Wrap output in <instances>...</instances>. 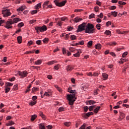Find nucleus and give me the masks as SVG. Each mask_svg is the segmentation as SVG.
I'll return each instance as SVG.
<instances>
[{"label": "nucleus", "instance_id": "obj_22", "mask_svg": "<svg viewBox=\"0 0 129 129\" xmlns=\"http://www.w3.org/2000/svg\"><path fill=\"white\" fill-rule=\"evenodd\" d=\"M17 41L19 44H21L22 43V37L21 36L17 37Z\"/></svg>", "mask_w": 129, "mask_h": 129}, {"label": "nucleus", "instance_id": "obj_63", "mask_svg": "<svg viewBox=\"0 0 129 129\" xmlns=\"http://www.w3.org/2000/svg\"><path fill=\"white\" fill-rule=\"evenodd\" d=\"M32 44H33V41L32 40H30L28 42V46H31V45H32Z\"/></svg>", "mask_w": 129, "mask_h": 129}, {"label": "nucleus", "instance_id": "obj_61", "mask_svg": "<svg viewBox=\"0 0 129 129\" xmlns=\"http://www.w3.org/2000/svg\"><path fill=\"white\" fill-rule=\"evenodd\" d=\"M68 31H72V30H73V27L68 26Z\"/></svg>", "mask_w": 129, "mask_h": 129}, {"label": "nucleus", "instance_id": "obj_52", "mask_svg": "<svg viewBox=\"0 0 129 129\" xmlns=\"http://www.w3.org/2000/svg\"><path fill=\"white\" fill-rule=\"evenodd\" d=\"M83 10L82 9H76L75 10V13H80V12H82Z\"/></svg>", "mask_w": 129, "mask_h": 129}, {"label": "nucleus", "instance_id": "obj_24", "mask_svg": "<svg viewBox=\"0 0 129 129\" xmlns=\"http://www.w3.org/2000/svg\"><path fill=\"white\" fill-rule=\"evenodd\" d=\"M59 68H60V64H57L54 67L53 69L54 70H59Z\"/></svg>", "mask_w": 129, "mask_h": 129}, {"label": "nucleus", "instance_id": "obj_37", "mask_svg": "<svg viewBox=\"0 0 129 129\" xmlns=\"http://www.w3.org/2000/svg\"><path fill=\"white\" fill-rule=\"evenodd\" d=\"M39 115L42 117V118H45V116L44 113L42 112H39Z\"/></svg>", "mask_w": 129, "mask_h": 129}, {"label": "nucleus", "instance_id": "obj_43", "mask_svg": "<svg viewBox=\"0 0 129 129\" xmlns=\"http://www.w3.org/2000/svg\"><path fill=\"white\" fill-rule=\"evenodd\" d=\"M105 34L107 35V36H108L110 35V34H111V32L109 30H106V31L105 32Z\"/></svg>", "mask_w": 129, "mask_h": 129}, {"label": "nucleus", "instance_id": "obj_39", "mask_svg": "<svg viewBox=\"0 0 129 129\" xmlns=\"http://www.w3.org/2000/svg\"><path fill=\"white\" fill-rule=\"evenodd\" d=\"M76 45H84V41L82 40L78 43H77Z\"/></svg>", "mask_w": 129, "mask_h": 129}, {"label": "nucleus", "instance_id": "obj_47", "mask_svg": "<svg viewBox=\"0 0 129 129\" xmlns=\"http://www.w3.org/2000/svg\"><path fill=\"white\" fill-rule=\"evenodd\" d=\"M36 43L37 45H41V44H42V40H37L36 42Z\"/></svg>", "mask_w": 129, "mask_h": 129}, {"label": "nucleus", "instance_id": "obj_30", "mask_svg": "<svg viewBox=\"0 0 129 129\" xmlns=\"http://www.w3.org/2000/svg\"><path fill=\"white\" fill-rule=\"evenodd\" d=\"M111 15L113 16V17H117V12H111Z\"/></svg>", "mask_w": 129, "mask_h": 129}, {"label": "nucleus", "instance_id": "obj_10", "mask_svg": "<svg viewBox=\"0 0 129 129\" xmlns=\"http://www.w3.org/2000/svg\"><path fill=\"white\" fill-rule=\"evenodd\" d=\"M23 11H25V6H22L17 9V12H23Z\"/></svg>", "mask_w": 129, "mask_h": 129}, {"label": "nucleus", "instance_id": "obj_1", "mask_svg": "<svg viewBox=\"0 0 129 129\" xmlns=\"http://www.w3.org/2000/svg\"><path fill=\"white\" fill-rule=\"evenodd\" d=\"M78 32H82L85 31L86 34H93L95 32L94 26L91 23H83L78 27Z\"/></svg>", "mask_w": 129, "mask_h": 129}, {"label": "nucleus", "instance_id": "obj_2", "mask_svg": "<svg viewBox=\"0 0 129 129\" xmlns=\"http://www.w3.org/2000/svg\"><path fill=\"white\" fill-rule=\"evenodd\" d=\"M70 93H72L74 94L67 95V99L69 100V104L70 105H73L74 104V102L75 101V99H76V97H75V95L77 94L76 90H71L69 91Z\"/></svg>", "mask_w": 129, "mask_h": 129}, {"label": "nucleus", "instance_id": "obj_55", "mask_svg": "<svg viewBox=\"0 0 129 129\" xmlns=\"http://www.w3.org/2000/svg\"><path fill=\"white\" fill-rule=\"evenodd\" d=\"M127 55V52H124L123 54H122V57L123 58H124V57H126V55Z\"/></svg>", "mask_w": 129, "mask_h": 129}, {"label": "nucleus", "instance_id": "obj_49", "mask_svg": "<svg viewBox=\"0 0 129 129\" xmlns=\"http://www.w3.org/2000/svg\"><path fill=\"white\" fill-rule=\"evenodd\" d=\"M4 23H6V21L5 20H2V18H0V26H2V24H4Z\"/></svg>", "mask_w": 129, "mask_h": 129}, {"label": "nucleus", "instance_id": "obj_15", "mask_svg": "<svg viewBox=\"0 0 129 129\" xmlns=\"http://www.w3.org/2000/svg\"><path fill=\"white\" fill-rule=\"evenodd\" d=\"M13 124H15V122L13 121H10L9 122V123H6V125L7 126H9V125L11 126V125H13Z\"/></svg>", "mask_w": 129, "mask_h": 129}, {"label": "nucleus", "instance_id": "obj_46", "mask_svg": "<svg viewBox=\"0 0 129 129\" xmlns=\"http://www.w3.org/2000/svg\"><path fill=\"white\" fill-rule=\"evenodd\" d=\"M89 109V108H88V107L87 106L84 107V110L85 112H87V111H88Z\"/></svg>", "mask_w": 129, "mask_h": 129}, {"label": "nucleus", "instance_id": "obj_50", "mask_svg": "<svg viewBox=\"0 0 129 129\" xmlns=\"http://www.w3.org/2000/svg\"><path fill=\"white\" fill-rule=\"evenodd\" d=\"M111 25V21H108L106 23V27H109Z\"/></svg>", "mask_w": 129, "mask_h": 129}, {"label": "nucleus", "instance_id": "obj_27", "mask_svg": "<svg viewBox=\"0 0 129 129\" xmlns=\"http://www.w3.org/2000/svg\"><path fill=\"white\" fill-rule=\"evenodd\" d=\"M118 4L119 5H120V6H125V5H126V3L125 2L122 1H119L118 2Z\"/></svg>", "mask_w": 129, "mask_h": 129}, {"label": "nucleus", "instance_id": "obj_53", "mask_svg": "<svg viewBox=\"0 0 129 129\" xmlns=\"http://www.w3.org/2000/svg\"><path fill=\"white\" fill-rule=\"evenodd\" d=\"M119 15L120 16H126V15H127V13L125 12H123L122 13H119Z\"/></svg>", "mask_w": 129, "mask_h": 129}, {"label": "nucleus", "instance_id": "obj_58", "mask_svg": "<svg viewBox=\"0 0 129 129\" xmlns=\"http://www.w3.org/2000/svg\"><path fill=\"white\" fill-rule=\"evenodd\" d=\"M85 127H86V124H83V125H82L81 127H80L79 129H85Z\"/></svg>", "mask_w": 129, "mask_h": 129}, {"label": "nucleus", "instance_id": "obj_54", "mask_svg": "<svg viewBox=\"0 0 129 129\" xmlns=\"http://www.w3.org/2000/svg\"><path fill=\"white\" fill-rule=\"evenodd\" d=\"M58 111L61 112V111H64V108L63 107H60L58 108Z\"/></svg>", "mask_w": 129, "mask_h": 129}, {"label": "nucleus", "instance_id": "obj_17", "mask_svg": "<svg viewBox=\"0 0 129 129\" xmlns=\"http://www.w3.org/2000/svg\"><path fill=\"white\" fill-rule=\"evenodd\" d=\"M13 85H14V84L12 83L6 82L5 84V86H6V87H9L10 86H13Z\"/></svg>", "mask_w": 129, "mask_h": 129}, {"label": "nucleus", "instance_id": "obj_23", "mask_svg": "<svg viewBox=\"0 0 129 129\" xmlns=\"http://www.w3.org/2000/svg\"><path fill=\"white\" fill-rule=\"evenodd\" d=\"M81 21H82V18H79L78 17H76L75 19V21L76 22V23H78V22H80Z\"/></svg>", "mask_w": 129, "mask_h": 129}, {"label": "nucleus", "instance_id": "obj_19", "mask_svg": "<svg viewBox=\"0 0 129 129\" xmlns=\"http://www.w3.org/2000/svg\"><path fill=\"white\" fill-rule=\"evenodd\" d=\"M55 63H57V61L56 60H51L49 61L47 64L48 65H53V64H55Z\"/></svg>", "mask_w": 129, "mask_h": 129}, {"label": "nucleus", "instance_id": "obj_56", "mask_svg": "<svg viewBox=\"0 0 129 129\" xmlns=\"http://www.w3.org/2000/svg\"><path fill=\"white\" fill-rule=\"evenodd\" d=\"M116 9V7L115 6H112L110 7V10H115Z\"/></svg>", "mask_w": 129, "mask_h": 129}, {"label": "nucleus", "instance_id": "obj_36", "mask_svg": "<svg viewBox=\"0 0 129 129\" xmlns=\"http://www.w3.org/2000/svg\"><path fill=\"white\" fill-rule=\"evenodd\" d=\"M44 95H45L46 96H50L51 95V92H45L44 94Z\"/></svg>", "mask_w": 129, "mask_h": 129}, {"label": "nucleus", "instance_id": "obj_28", "mask_svg": "<svg viewBox=\"0 0 129 129\" xmlns=\"http://www.w3.org/2000/svg\"><path fill=\"white\" fill-rule=\"evenodd\" d=\"M42 41L44 44H47L49 42V38H45Z\"/></svg>", "mask_w": 129, "mask_h": 129}, {"label": "nucleus", "instance_id": "obj_60", "mask_svg": "<svg viewBox=\"0 0 129 129\" xmlns=\"http://www.w3.org/2000/svg\"><path fill=\"white\" fill-rule=\"evenodd\" d=\"M82 89L84 91L87 90V87H86V86H83V87H82Z\"/></svg>", "mask_w": 129, "mask_h": 129}, {"label": "nucleus", "instance_id": "obj_45", "mask_svg": "<svg viewBox=\"0 0 129 129\" xmlns=\"http://www.w3.org/2000/svg\"><path fill=\"white\" fill-rule=\"evenodd\" d=\"M124 117H125L124 114L123 113H121V114L120 115V118H121V119H123V118H124Z\"/></svg>", "mask_w": 129, "mask_h": 129}, {"label": "nucleus", "instance_id": "obj_8", "mask_svg": "<svg viewBox=\"0 0 129 129\" xmlns=\"http://www.w3.org/2000/svg\"><path fill=\"white\" fill-rule=\"evenodd\" d=\"M49 3H50V2L49 1H46L45 2H44L43 4V8L44 10H46L47 9H48V6L49 5Z\"/></svg>", "mask_w": 129, "mask_h": 129}, {"label": "nucleus", "instance_id": "obj_33", "mask_svg": "<svg viewBox=\"0 0 129 129\" xmlns=\"http://www.w3.org/2000/svg\"><path fill=\"white\" fill-rule=\"evenodd\" d=\"M108 45H109V46H115V45H116V42L114 41L113 42H110L108 43Z\"/></svg>", "mask_w": 129, "mask_h": 129}, {"label": "nucleus", "instance_id": "obj_18", "mask_svg": "<svg viewBox=\"0 0 129 129\" xmlns=\"http://www.w3.org/2000/svg\"><path fill=\"white\" fill-rule=\"evenodd\" d=\"M39 129H46V127H45V124H44V123L39 124Z\"/></svg>", "mask_w": 129, "mask_h": 129}, {"label": "nucleus", "instance_id": "obj_20", "mask_svg": "<svg viewBox=\"0 0 129 129\" xmlns=\"http://www.w3.org/2000/svg\"><path fill=\"white\" fill-rule=\"evenodd\" d=\"M36 118H37V115L34 114V115L31 116V121H34V120H35V119H36Z\"/></svg>", "mask_w": 129, "mask_h": 129}, {"label": "nucleus", "instance_id": "obj_38", "mask_svg": "<svg viewBox=\"0 0 129 129\" xmlns=\"http://www.w3.org/2000/svg\"><path fill=\"white\" fill-rule=\"evenodd\" d=\"M39 90L38 88H33L32 90V93H34V92H36V91Z\"/></svg>", "mask_w": 129, "mask_h": 129}, {"label": "nucleus", "instance_id": "obj_13", "mask_svg": "<svg viewBox=\"0 0 129 129\" xmlns=\"http://www.w3.org/2000/svg\"><path fill=\"white\" fill-rule=\"evenodd\" d=\"M69 50L70 51H71V52H72L73 53H76V52H77V49L73 47H70Z\"/></svg>", "mask_w": 129, "mask_h": 129}, {"label": "nucleus", "instance_id": "obj_51", "mask_svg": "<svg viewBox=\"0 0 129 129\" xmlns=\"http://www.w3.org/2000/svg\"><path fill=\"white\" fill-rule=\"evenodd\" d=\"M96 5H97L99 7H101V2H99V1H97L96 3Z\"/></svg>", "mask_w": 129, "mask_h": 129}, {"label": "nucleus", "instance_id": "obj_57", "mask_svg": "<svg viewBox=\"0 0 129 129\" xmlns=\"http://www.w3.org/2000/svg\"><path fill=\"white\" fill-rule=\"evenodd\" d=\"M34 23H36V20H31L30 21L29 23L30 24H34Z\"/></svg>", "mask_w": 129, "mask_h": 129}, {"label": "nucleus", "instance_id": "obj_42", "mask_svg": "<svg viewBox=\"0 0 129 129\" xmlns=\"http://www.w3.org/2000/svg\"><path fill=\"white\" fill-rule=\"evenodd\" d=\"M74 57H80V54L77 51V52H76V53L73 54Z\"/></svg>", "mask_w": 129, "mask_h": 129}, {"label": "nucleus", "instance_id": "obj_5", "mask_svg": "<svg viewBox=\"0 0 129 129\" xmlns=\"http://www.w3.org/2000/svg\"><path fill=\"white\" fill-rule=\"evenodd\" d=\"M2 14L4 17H10L12 15V13L10 12V9L2 10Z\"/></svg>", "mask_w": 129, "mask_h": 129}, {"label": "nucleus", "instance_id": "obj_29", "mask_svg": "<svg viewBox=\"0 0 129 129\" xmlns=\"http://www.w3.org/2000/svg\"><path fill=\"white\" fill-rule=\"evenodd\" d=\"M102 76L103 78L104 79V80H106L108 77V75L105 73H104L102 74Z\"/></svg>", "mask_w": 129, "mask_h": 129}, {"label": "nucleus", "instance_id": "obj_21", "mask_svg": "<svg viewBox=\"0 0 129 129\" xmlns=\"http://www.w3.org/2000/svg\"><path fill=\"white\" fill-rule=\"evenodd\" d=\"M86 117L87 116V117H89L90 115H93V112H89L87 113H86Z\"/></svg>", "mask_w": 129, "mask_h": 129}, {"label": "nucleus", "instance_id": "obj_11", "mask_svg": "<svg viewBox=\"0 0 129 129\" xmlns=\"http://www.w3.org/2000/svg\"><path fill=\"white\" fill-rule=\"evenodd\" d=\"M95 48L97 49V50H100V49H101V44L98 43L95 45Z\"/></svg>", "mask_w": 129, "mask_h": 129}, {"label": "nucleus", "instance_id": "obj_7", "mask_svg": "<svg viewBox=\"0 0 129 129\" xmlns=\"http://www.w3.org/2000/svg\"><path fill=\"white\" fill-rule=\"evenodd\" d=\"M28 74H29V73L26 71L19 72L18 73V75L21 76V78H25V77H27V76H28Z\"/></svg>", "mask_w": 129, "mask_h": 129}, {"label": "nucleus", "instance_id": "obj_40", "mask_svg": "<svg viewBox=\"0 0 129 129\" xmlns=\"http://www.w3.org/2000/svg\"><path fill=\"white\" fill-rule=\"evenodd\" d=\"M71 39L73 41H74V40H76V36H75V35H71Z\"/></svg>", "mask_w": 129, "mask_h": 129}, {"label": "nucleus", "instance_id": "obj_41", "mask_svg": "<svg viewBox=\"0 0 129 129\" xmlns=\"http://www.w3.org/2000/svg\"><path fill=\"white\" fill-rule=\"evenodd\" d=\"M38 13V10H33L31 11V15H35V14H37Z\"/></svg>", "mask_w": 129, "mask_h": 129}, {"label": "nucleus", "instance_id": "obj_6", "mask_svg": "<svg viewBox=\"0 0 129 129\" xmlns=\"http://www.w3.org/2000/svg\"><path fill=\"white\" fill-rule=\"evenodd\" d=\"M35 30L37 32L38 31H40L41 32H45V31H47V27L45 25L42 27H35Z\"/></svg>", "mask_w": 129, "mask_h": 129}, {"label": "nucleus", "instance_id": "obj_32", "mask_svg": "<svg viewBox=\"0 0 129 129\" xmlns=\"http://www.w3.org/2000/svg\"><path fill=\"white\" fill-rule=\"evenodd\" d=\"M92 43H93V42L92 40H91L88 42V47L89 48L91 47V46H92Z\"/></svg>", "mask_w": 129, "mask_h": 129}, {"label": "nucleus", "instance_id": "obj_34", "mask_svg": "<svg viewBox=\"0 0 129 129\" xmlns=\"http://www.w3.org/2000/svg\"><path fill=\"white\" fill-rule=\"evenodd\" d=\"M24 23L21 22L18 24V27H19V28H22V27H24Z\"/></svg>", "mask_w": 129, "mask_h": 129}, {"label": "nucleus", "instance_id": "obj_14", "mask_svg": "<svg viewBox=\"0 0 129 129\" xmlns=\"http://www.w3.org/2000/svg\"><path fill=\"white\" fill-rule=\"evenodd\" d=\"M35 65H41L42 63V59H38L35 62Z\"/></svg>", "mask_w": 129, "mask_h": 129}, {"label": "nucleus", "instance_id": "obj_59", "mask_svg": "<svg viewBox=\"0 0 129 129\" xmlns=\"http://www.w3.org/2000/svg\"><path fill=\"white\" fill-rule=\"evenodd\" d=\"M100 26H101L100 24H97L96 25V28L98 30H100Z\"/></svg>", "mask_w": 129, "mask_h": 129}, {"label": "nucleus", "instance_id": "obj_4", "mask_svg": "<svg viewBox=\"0 0 129 129\" xmlns=\"http://www.w3.org/2000/svg\"><path fill=\"white\" fill-rule=\"evenodd\" d=\"M54 3H55V6H56V7H59V8H61V7H64V6L66 5V3H67V0H64L60 3H59V2L55 0L54 1Z\"/></svg>", "mask_w": 129, "mask_h": 129}, {"label": "nucleus", "instance_id": "obj_31", "mask_svg": "<svg viewBox=\"0 0 129 129\" xmlns=\"http://www.w3.org/2000/svg\"><path fill=\"white\" fill-rule=\"evenodd\" d=\"M100 108H101L100 106L97 107L94 109V112H95V113H97V112H98V111L99 110V109H100Z\"/></svg>", "mask_w": 129, "mask_h": 129}, {"label": "nucleus", "instance_id": "obj_25", "mask_svg": "<svg viewBox=\"0 0 129 129\" xmlns=\"http://www.w3.org/2000/svg\"><path fill=\"white\" fill-rule=\"evenodd\" d=\"M67 70V71H72V70H73V67L71 66H68Z\"/></svg>", "mask_w": 129, "mask_h": 129}, {"label": "nucleus", "instance_id": "obj_26", "mask_svg": "<svg viewBox=\"0 0 129 129\" xmlns=\"http://www.w3.org/2000/svg\"><path fill=\"white\" fill-rule=\"evenodd\" d=\"M10 90H11V88L5 86V93H8Z\"/></svg>", "mask_w": 129, "mask_h": 129}, {"label": "nucleus", "instance_id": "obj_64", "mask_svg": "<svg viewBox=\"0 0 129 129\" xmlns=\"http://www.w3.org/2000/svg\"><path fill=\"white\" fill-rule=\"evenodd\" d=\"M98 75H99V74L97 73H94L93 74V76H94V77H97L98 76Z\"/></svg>", "mask_w": 129, "mask_h": 129}, {"label": "nucleus", "instance_id": "obj_35", "mask_svg": "<svg viewBox=\"0 0 129 129\" xmlns=\"http://www.w3.org/2000/svg\"><path fill=\"white\" fill-rule=\"evenodd\" d=\"M37 103L36 101H32L29 103V105H31V106H33V105H35Z\"/></svg>", "mask_w": 129, "mask_h": 129}, {"label": "nucleus", "instance_id": "obj_12", "mask_svg": "<svg viewBox=\"0 0 129 129\" xmlns=\"http://www.w3.org/2000/svg\"><path fill=\"white\" fill-rule=\"evenodd\" d=\"M86 103L87 104H90V105H91V104H94V103H95V102L93 100H89V101H87L86 102Z\"/></svg>", "mask_w": 129, "mask_h": 129}, {"label": "nucleus", "instance_id": "obj_9", "mask_svg": "<svg viewBox=\"0 0 129 129\" xmlns=\"http://www.w3.org/2000/svg\"><path fill=\"white\" fill-rule=\"evenodd\" d=\"M116 33H117V34H127L128 33V31H123V32H121V31H119V30H116Z\"/></svg>", "mask_w": 129, "mask_h": 129}, {"label": "nucleus", "instance_id": "obj_3", "mask_svg": "<svg viewBox=\"0 0 129 129\" xmlns=\"http://www.w3.org/2000/svg\"><path fill=\"white\" fill-rule=\"evenodd\" d=\"M18 22H21V19L15 18L13 20L10 19L9 21L6 22V26L5 27L7 29H12V28H13L12 25L15 24V23H17Z\"/></svg>", "mask_w": 129, "mask_h": 129}, {"label": "nucleus", "instance_id": "obj_44", "mask_svg": "<svg viewBox=\"0 0 129 129\" xmlns=\"http://www.w3.org/2000/svg\"><path fill=\"white\" fill-rule=\"evenodd\" d=\"M64 125L66 126H70L71 123L70 122H66L64 123Z\"/></svg>", "mask_w": 129, "mask_h": 129}, {"label": "nucleus", "instance_id": "obj_48", "mask_svg": "<svg viewBox=\"0 0 129 129\" xmlns=\"http://www.w3.org/2000/svg\"><path fill=\"white\" fill-rule=\"evenodd\" d=\"M94 10L96 13H98V10H99V7H98V6H96L94 7Z\"/></svg>", "mask_w": 129, "mask_h": 129}, {"label": "nucleus", "instance_id": "obj_16", "mask_svg": "<svg viewBox=\"0 0 129 129\" xmlns=\"http://www.w3.org/2000/svg\"><path fill=\"white\" fill-rule=\"evenodd\" d=\"M41 5L42 4L41 3H39L38 4H37V5L35 6V9H36V10H39V8H42V7L41 6Z\"/></svg>", "mask_w": 129, "mask_h": 129}, {"label": "nucleus", "instance_id": "obj_62", "mask_svg": "<svg viewBox=\"0 0 129 129\" xmlns=\"http://www.w3.org/2000/svg\"><path fill=\"white\" fill-rule=\"evenodd\" d=\"M13 89L14 90H18V85H15L13 87Z\"/></svg>", "mask_w": 129, "mask_h": 129}]
</instances>
